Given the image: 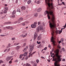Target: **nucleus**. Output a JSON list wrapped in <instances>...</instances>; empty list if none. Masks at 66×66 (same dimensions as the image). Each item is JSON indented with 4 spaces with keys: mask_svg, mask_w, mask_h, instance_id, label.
Segmentation results:
<instances>
[{
    "mask_svg": "<svg viewBox=\"0 0 66 66\" xmlns=\"http://www.w3.org/2000/svg\"><path fill=\"white\" fill-rule=\"evenodd\" d=\"M18 23H20L21 22V21H18Z\"/></svg>",
    "mask_w": 66,
    "mask_h": 66,
    "instance_id": "obj_48",
    "label": "nucleus"
},
{
    "mask_svg": "<svg viewBox=\"0 0 66 66\" xmlns=\"http://www.w3.org/2000/svg\"><path fill=\"white\" fill-rule=\"evenodd\" d=\"M59 34H61L62 32V30H59Z\"/></svg>",
    "mask_w": 66,
    "mask_h": 66,
    "instance_id": "obj_39",
    "label": "nucleus"
},
{
    "mask_svg": "<svg viewBox=\"0 0 66 66\" xmlns=\"http://www.w3.org/2000/svg\"><path fill=\"white\" fill-rule=\"evenodd\" d=\"M37 44H40L41 42H38V41H37Z\"/></svg>",
    "mask_w": 66,
    "mask_h": 66,
    "instance_id": "obj_37",
    "label": "nucleus"
},
{
    "mask_svg": "<svg viewBox=\"0 0 66 66\" xmlns=\"http://www.w3.org/2000/svg\"><path fill=\"white\" fill-rule=\"evenodd\" d=\"M7 13V11L6 10H5L4 11V14H5V13L6 14V13Z\"/></svg>",
    "mask_w": 66,
    "mask_h": 66,
    "instance_id": "obj_36",
    "label": "nucleus"
},
{
    "mask_svg": "<svg viewBox=\"0 0 66 66\" xmlns=\"http://www.w3.org/2000/svg\"><path fill=\"white\" fill-rule=\"evenodd\" d=\"M41 58H42V59H45V58L44 57H43V56H41Z\"/></svg>",
    "mask_w": 66,
    "mask_h": 66,
    "instance_id": "obj_47",
    "label": "nucleus"
},
{
    "mask_svg": "<svg viewBox=\"0 0 66 66\" xmlns=\"http://www.w3.org/2000/svg\"><path fill=\"white\" fill-rule=\"evenodd\" d=\"M40 2L39 1H38L37 2V4H39L40 3Z\"/></svg>",
    "mask_w": 66,
    "mask_h": 66,
    "instance_id": "obj_30",
    "label": "nucleus"
},
{
    "mask_svg": "<svg viewBox=\"0 0 66 66\" xmlns=\"http://www.w3.org/2000/svg\"><path fill=\"white\" fill-rule=\"evenodd\" d=\"M62 50L63 51H65V49L64 48H62Z\"/></svg>",
    "mask_w": 66,
    "mask_h": 66,
    "instance_id": "obj_33",
    "label": "nucleus"
},
{
    "mask_svg": "<svg viewBox=\"0 0 66 66\" xmlns=\"http://www.w3.org/2000/svg\"><path fill=\"white\" fill-rule=\"evenodd\" d=\"M54 38L53 37V36H52L51 37V42H52L53 44V45L54 46H55V41L54 40Z\"/></svg>",
    "mask_w": 66,
    "mask_h": 66,
    "instance_id": "obj_3",
    "label": "nucleus"
},
{
    "mask_svg": "<svg viewBox=\"0 0 66 66\" xmlns=\"http://www.w3.org/2000/svg\"><path fill=\"white\" fill-rule=\"evenodd\" d=\"M20 47H21L20 46H18L16 47V50H18L19 49V48H20Z\"/></svg>",
    "mask_w": 66,
    "mask_h": 66,
    "instance_id": "obj_11",
    "label": "nucleus"
},
{
    "mask_svg": "<svg viewBox=\"0 0 66 66\" xmlns=\"http://www.w3.org/2000/svg\"><path fill=\"white\" fill-rule=\"evenodd\" d=\"M36 31L37 32H39V27H38L36 29Z\"/></svg>",
    "mask_w": 66,
    "mask_h": 66,
    "instance_id": "obj_15",
    "label": "nucleus"
},
{
    "mask_svg": "<svg viewBox=\"0 0 66 66\" xmlns=\"http://www.w3.org/2000/svg\"><path fill=\"white\" fill-rule=\"evenodd\" d=\"M62 61H65V60L64 59H63L62 60Z\"/></svg>",
    "mask_w": 66,
    "mask_h": 66,
    "instance_id": "obj_63",
    "label": "nucleus"
},
{
    "mask_svg": "<svg viewBox=\"0 0 66 66\" xmlns=\"http://www.w3.org/2000/svg\"><path fill=\"white\" fill-rule=\"evenodd\" d=\"M42 16V15H39V18H41V17Z\"/></svg>",
    "mask_w": 66,
    "mask_h": 66,
    "instance_id": "obj_61",
    "label": "nucleus"
},
{
    "mask_svg": "<svg viewBox=\"0 0 66 66\" xmlns=\"http://www.w3.org/2000/svg\"><path fill=\"white\" fill-rule=\"evenodd\" d=\"M4 62H3V61H2V60H0V64H1V63H3Z\"/></svg>",
    "mask_w": 66,
    "mask_h": 66,
    "instance_id": "obj_27",
    "label": "nucleus"
},
{
    "mask_svg": "<svg viewBox=\"0 0 66 66\" xmlns=\"http://www.w3.org/2000/svg\"><path fill=\"white\" fill-rule=\"evenodd\" d=\"M21 9L22 11H23V10H24L26 9V7L24 6H23L21 7Z\"/></svg>",
    "mask_w": 66,
    "mask_h": 66,
    "instance_id": "obj_8",
    "label": "nucleus"
},
{
    "mask_svg": "<svg viewBox=\"0 0 66 66\" xmlns=\"http://www.w3.org/2000/svg\"><path fill=\"white\" fill-rule=\"evenodd\" d=\"M19 44H20V43H15L14 44V45L15 46H17V45H19Z\"/></svg>",
    "mask_w": 66,
    "mask_h": 66,
    "instance_id": "obj_25",
    "label": "nucleus"
},
{
    "mask_svg": "<svg viewBox=\"0 0 66 66\" xmlns=\"http://www.w3.org/2000/svg\"><path fill=\"white\" fill-rule=\"evenodd\" d=\"M12 15L16 14V11L14 10L12 13Z\"/></svg>",
    "mask_w": 66,
    "mask_h": 66,
    "instance_id": "obj_19",
    "label": "nucleus"
},
{
    "mask_svg": "<svg viewBox=\"0 0 66 66\" xmlns=\"http://www.w3.org/2000/svg\"><path fill=\"white\" fill-rule=\"evenodd\" d=\"M22 25L23 26H25V24H24V23H22Z\"/></svg>",
    "mask_w": 66,
    "mask_h": 66,
    "instance_id": "obj_62",
    "label": "nucleus"
},
{
    "mask_svg": "<svg viewBox=\"0 0 66 66\" xmlns=\"http://www.w3.org/2000/svg\"><path fill=\"white\" fill-rule=\"evenodd\" d=\"M17 23V21H15L14 22V24H16V23Z\"/></svg>",
    "mask_w": 66,
    "mask_h": 66,
    "instance_id": "obj_46",
    "label": "nucleus"
},
{
    "mask_svg": "<svg viewBox=\"0 0 66 66\" xmlns=\"http://www.w3.org/2000/svg\"><path fill=\"white\" fill-rule=\"evenodd\" d=\"M42 43H43V44H44V43H45V41H44L43 40L42 41Z\"/></svg>",
    "mask_w": 66,
    "mask_h": 66,
    "instance_id": "obj_51",
    "label": "nucleus"
},
{
    "mask_svg": "<svg viewBox=\"0 0 66 66\" xmlns=\"http://www.w3.org/2000/svg\"><path fill=\"white\" fill-rule=\"evenodd\" d=\"M32 53V52H31L29 53V57H30V56H32L33 54L32 53Z\"/></svg>",
    "mask_w": 66,
    "mask_h": 66,
    "instance_id": "obj_14",
    "label": "nucleus"
},
{
    "mask_svg": "<svg viewBox=\"0 0 66 66\" xmlns=\"http://www.w3.org/2000/svg\"><path fill=\"white\" fill-rule=\"evenodd\" d=\"M7 49H6V50H5L4 51V52H6V51H7Z\"/></svg>",
    "mask_w": 66,
    "mask_h": 66,
    "instance_id": "obj_53",
    "label": "nucleus"
},
{
    "mask_svg": "<svg viewBox=\"0 0 66 66\" xmlns=\"http://www.w3.org/2000/svg\"><path fill=\"white\" fill-rule=\"evenodd\" d=\"M39 29L40 30H41L42 32H44V30L43 29V28L42 26H40Z\"/></svg>",
    "mask_w": 66,
    "mask_h": 66,
    "instance_id": "obj_5",
    "label": "nucleus"
},
{
    "mask_svg": "<svg viewBox=\"0 0 66 66\" xmlns=\"http://www.w3.org/2000/svg\"><path fill=\"white\" fill-rule=\"evenodd\" d=\"M42 39V38L41 37L39 36L38 37V40H40Z\"/></svg>",
    "mask_w": 66,
    "mask_h": 66,
    "instance_id": "obj_17",
    "label": "nucleus"
},
{
    "mask_svg": "<svg viewBox=\"0 0 66 66\" xmlns=\"http://www.w3.org/2000/svg\"><path fill=\"white\" fill-rule=\"evenodd\" d=\"M30 16V15H27L26 16V17H29V16Z\"/></svg>",
    "mask_w": 66,
    "mask_h": 66,
    "instance_id": "obj_64",
    "label": "nucleus"
},
{
    "mask_svg": "<svg viewBox=\"0 0 66 66\" xmlns=\"http://www.w3.org/2000/svg\"><path fill=\"white\" fill-rule=\"evenodd\" d=\"M5 10H6V11H7L9 9H8V8L7 7H5Z\"/></svg>",
    "mask_w": 66,
    "mask_h": 66,
    "instance_id": "obj_43",
    "label": "nucleus"
},
{
    "mask_svg": "<svg viewBox=\"0 0 66 66\" xmlns=\"http://www.w3.org/2000/svg\"><path fill=\"white\" fill-rule=\"evenodd\" d=\"M27 50V49L26 48H24V50H23V51H26Z\"/></svg>",
    "mask_w": 66,
    "mask_h": 66,
    "instance_id": "obj_41",
    "label": "nucleus"
},
{
    "mask_svg": "<svg viewBox=\"0 0 66 66\" xmlns=\"http://www.w3.org/2000/svg\"><path fill=\"white\" fill-rule=\"evenodd\" d=\"M11 22L10 21L7 22H5L4 23V25H5V24H11Z\"/></svg>",
    "mask_w": 66,
    "mask_h": 66,
    "instance_id": "obj_7",
    "label": "nucleus"
},
{
    "mask_svg": "<svg viewBox=\"0 0 66 66\" xmlns=\"http://www.w3.org/2000/svg\"><path fill=\"white\" fill-rule=\"evenodd\" d=\"M36 61L37 63H38V62H39V60L37 59L36 60Z\"/></svg>",
    "mask_w": 66,
    "mask_h": 66,
    "instance_id": "obj_34",
    "label": "nucleus"
},
{
    "mask_svg": "<svg viewBox=\"0 0 66 66\" xmlns=\"http://www.w3.org/2000/svg\"><path fill=\"white\" fill-rule=\"evenodd\" d=\"M18 0H16L15 1L16 3H18Z\"/></svg>",
    "mask_w": 66,
    "mask_h": 66,
    "instance_id": "obj_45",
    "label": "nucleus"
},
{
    "mask_svg": "<svg viewBox=\"0 0 66 66\" xmlns=\"http://www.w3.org/2000/svg\"><path fill=\"white\" fill-rule=\"evenodd\" d=\"M17 12H19V13H20L21 12V11H20V9H18L17 10Z\"/></svg>",
    "mask_w": 66,
    "mask_h": 66,
    "instance_id": "obj_21",
    "label": "nucleus"
},
{
    "mask_svg": "<svg viewBox=\"0 0 66 66\" xmlns=\"http://www.w3.org/2000/svg\"><path fill=\"white\" fill-rule=\"evenodd\" d=\"M45 2L46 3H47L49 7H50L49 8V11H48L47 10L45 11L44 12V14L45 15L47 14V16L48 17V19H50V16H49V14H50L51 16H52L53 17L52 21V23L50 22V21H49L48 22L50 23V26L51 28L52 29L53 28H56V24L55 23V21H54V18L53 16H54V14H53L54 11L52 10H51L50 9V7H52V9L53 8V3H51V4L49 2H50V0H45Z\"/></svg>",
    "mask_w": 66,
    "mask_h": 66,
    "instance_id": "obj_1",
    "label": "nucleus"
},
{
    "mask_svg": "<svg viewBox=\"0 0 66 66\" xmlns=\"http://www.w3.org/2000/svg\"><path fill=\"white\" fill-rule=\"evenodd\" d=\"M62 3L63 4V5H65V3L64 2H62Z\"/></svg>",
    "mask_w": 66,
    "mask_h": 66,
    "instance_id": "obj_59",
    "label": "nucleus"
},
{
    "mask_svg": "<svg viewBox=\"0 0 66 66\" xmlns=\"http://www.w3.org/2000/svg\"><path fill=\"white\" fill-rule=\"evenodd\" d=\"M59 50H57L55 52V56L57 58H55L52 60L53 61H55L54 63L55 66H60V64H59L58 62H60L62 61V58H61V56L59 55Z\"/></svg>",
    "mask_w": 66,
    "mask_h": 66,
    "instance_id": "obj_2",
    "label": "nucleus"
},
{
    "mask_svg": "<svg viewBox=\"0 0 66 66\" xmlns=\"http://www.w3.org/2000/svg\"><path fill=\"white\" fill-rule=\"evenodd\" d=\"M47 47H45L44 49L43 50H47Z\"/></svg>",
    "mask_w": 66,
    "mask_h": 66,
    "instance_id": "obj_44",
    "label": "nucleus"
},
{
    "mask_svg": "<svg viewBox=\"0 0 66 66\" xmlns=\"http://www.w3.org/2000/svg\"><path fill=\"white\" fill-rule=\"evenodd\" d=\"M6 28H7L8 29H9V28H10V26H9V27H6Z\"/></svg>",
    "mask_w": 66,
    "mask_h": 66,
    "instance_id": "obj_42",
    "label": "nucleus"
},
{
    "mask_svg": "<svg viewBox=\"0 0 66 66\" xmlns=\"http://www.w3.org/2000/svg\"><path fill=\"white\" fill-rule=\"evenodd\" d=\"M18 60H15V62H18Z\"/></svg>",
    "mask_w": 66,
    "mask_h": 66,
    "instance_id": "obj_52",
    "label": "nucleus"
},
{
    "mask_svg": "<svg viewBox=\"0 0 66 66\" xmlns=\"http://www.w3.org/2000/svg\"><path fill=\"white\" fill-rule=\"evenodd\" d=\"M37 24V22H35L34 23V24H35V25H36V24Z\"/></svg>",
    "mask_w": 66,
    "mask_h": 66,
    "instance_id": "obj_58",
    "label": "nucleus"
},
{
    "mask_svg": "<svg viewBox=\"0 0 66 66\" xmlns=\"http://www.w3.org/2000/svg\"><path fill=\"white\" fill-rule=\"evenodd\" d=\"M37 11L38 12H40L42 11V9L40 8H38L37 10Z\"/></svg>",
    "mask_w": 66,
    "mask_h": 66,
    "instance_id": "obj_13",
    "label": "nucleus"
},
{
    "mask_svg": "<svg viewBox=\"0 0 66 66\" xmlns=\"http://www.w3.org/2000/svg\"><path fill=\"white\" fill-rule=\"evenodd\" d=\"M26 66H31V64L29 63H27L26 64Z\"/></svg>",
    "mask_w": 66,
    "mask_h": 66,
    "instance_id": "obj_22",
    "label": "nucleus"
},
{
    "mask_svg": "<svg viewBox=\"0 0 66 66\" xmlns=\"http://www.w3.org/2000/svg\"><path fill=\"white\" fill-rule=\"evenodd\" d=\"M15 38H12V40H15Z\"/></svg>",
    "mask_w": 66,
    "mask_h": 66,
    "instance_id": "obj_49",
    "label": "nucleus"
},
{
    "mask_svg": "<svg viewBox=\"0 0 66 66\" xmlns=\"http://www.w3.org/2000/svg\"><path fill=\"white\" fill-rule=\"evenodd\" d=\"M11 54H12V55H13V54H14V52H12L11 53Z\"/></svg>",
    "mask_w": 66,
    "mask_h": 66,
    "instance_id": "obj_54",
    "label": "nucleus"
},
{
    "mask_svg": "<svg viewBox=\"0 0 66 66\" xmlns=\"http://www.w3.org/2000/svg\"><path fill=\"white\" fill-rule=\"evenodd\" d=\"M33 66H37V63H34L33 64Z\"/></svg>",
    "mask_w": 66,
    "mask_h": 66,
    "instance_id": "obj_35",
    "label": "nucleus"
},
{
    "mask_svg": "<svg viewBox=\"0 0 66 66\" xmlns=\"http://www.w3.org/2000/svg\"><path fill=\"white\" fill-rule=\"evenodd\" d=\"M9 63H10V64H11V63H12V61H10L9 62Z\"/></svg>",
    "mask_w": 66,
    "mask_h": 66,
    "instance_id": "obj_57",
    "label": "nucleus"
},
{
    "mask_svg": "<svg viewBox=\"0 0 66 66\" xmlns=\"http://www.w3.org/2000/svg\"><path fill=\"white\" fill-rule=\"evenodd\" d=\"M11 59V57H8L6 58V61H8Z\"/></svg>",
    "mask_w": 66,
    "mask_h": 66,
    "instance_id": "obj_9",
    "label": "nucleus"
},
{
    "mask_svg": "<svg viewBox=\"0 0 66 66\" xmlns=\"http://www.w3.org/2000/svg\"><path fill=\"white\" fill-rule=\"evenodd\" d=\"M19 20H20V21L22 20H23V18L22 17H21L19 19Z\"/></svg>",
    "mask_w": 66,
    "mask_h": 66,
    "instance_id": "obj_28",
    "label": "nucleus"
},
{
    "mask_svg": "<svg viewBox=\"0 0 66 66\" xmlns=\"http://www.w3.org/2000/svg\"><path fill=\"white\" fill-rule=\"evenodd\" d=\"M13 15L12 16V17L13 18H15V15H14V14H13Z\"/></svg>",
    "mask_w": 66,
    "mask_h": 66,
    "instance_id": "obj_38",
    "label": "nucleus"
},
{
    "mask_svg": "<svg viewBox=\"0 0 66 66\" xmlns=\"http://www.w3.org/2000/svg\"><path fill=\"white\" fill-rule=\"evenodd\" d=\"M34 36H36V37H37V36H38V33H36V32L35 33Z\"/></svg>",
    "mask_w": 66,
    "mask_h": 66,
    "instance_id": "obj_16",
    "label": "nucleus"
},
{
    "mask_svg": "<svg viewBox=\"0 0 66 66\" xmlns=\"http://www.w3.org/2000/svg\"><path fill=\"white\" fill-rule=\"evenodd\" d=\"M57 47L58 48H59V49L61 48V46H60L59 45H58Z\"/></svg>",
    "mask_w": 66,
    "mask_h": 66,
    "instance_id": "obj_32",
    "label": "nucleus"
},
{
    "mask_svg": "<svg viewBox=\"0 0 66 66\" xmlns=\"http://www.w3.org/2000/svg\"><path fill=\"white\" fill-rule=\"evenodd\" d=\"M37 16H38V14H37V13H35L34 14V16L35 17H37Z\"/></svg>",
    "mask_w": 66,
    "mask_h": 66,
    "instance_id": "obj_18",
    "label": "nucleus"
},
{
    "mask_svg": "<svg viewBox=\"0 0 66 66\" xmlns=\"http://www.w3.org/2000/svg\"><path fill=\"white\" fill-rule=\"evenodd\" d=\"M64 39H63V38H61V43H63V41H64Z\"/></svg>",
    "mask_w": 66,
    "mask_h": 66,
    "instance_id": "obj_23",
    "label": "nucleus"
},
{
    "mask_svg": "<svg viewBox=\"0 0 66 66\" xmlns=\"http://www.w3.org/2000/svg\"><path fill=\"white\" fill-rule=\"evenodd\" d=\"M0 36H2V37L5 36V35H0Z\"/></svg>",
    "mask_w": 66,
    "mask_h": 66,
    "instance_id": "obj_55",
    "label": "nucleus"
},
{
    "mask_svg": "<svg viewBox=\"0 0 66 66\" xmlns=\"http://www.w3.org/2000/svg\"><path fill=\"white\" fill-rule=\"evenodd\" d=\"M21 37H25L26 36L25 35H21Z\"/></svg>",
    "mask_w": 66,
    "mask_h": 66,
    "instance_id": "obj_26",
    "label": "nucleus"
},
{
    "mask_svg": "<svg viewBox=\"0 0 66 66\" xmlns=\"http://www.w3.org/2000/svg\"><path fill=\"white\" fill-rule=\"evenodd\" d=\"M27 53H28L27 52H25L23 54V56H27Z\"/></svg>",
    "mask_w": 66,
    "mask_h": 66,
    "instance_id": "obj_12",
    "label": "nucleus"
},
{
    "mask_svg": "<svg viewBox=\"0 0 66 66\" xmlns=\"http://www.w3.org/2000/svg\"><path fill=\"white\" fill-rule=\"evenodd\" d=\"M36 26V25L34 24H32L31 26V27L32 28H35Z\"/></svg>",
    "mask_w": 66,
    "mask_h": 66,
    "instance_id": "obj_6",
    "label": "nucleus"
},
{
    "mask_svg": "<svg viewBox=\"0 0 66 66\" xmlns=\"http://www.w3.org/2000/svg\"><path fill=\"white\" fill-rule=\"evenodd\" d=\"M10 46H11V44H9L8 45V47H7V48H9V47H10Z\"/></svg>",
    "mask_w": 66,
    "mask_h": 66,
    "instance_id": "obj_40",
    "label": "nucleus"
},
{
    "mask_svg": "<svg viewBox=\"0 0 66 66\" xmlns=\"http://www.w3.org/2000/svg\"><path fill=\"white\" fill-rule=\"evenodd\" d=\"M38 25H39V24H40V25H41V26H42V22L41 21L38 22Z\"/></svg>",
    "mask_w": 66,
    "mask_h": 66,
    "instance_id": "obj_10",
    "label": "nucleus"
},
{
    "mask_svg": "<svg viewBox=\"0 0 66 66\" xmlns=\"http://www.w3.org/2000/svg\"><path fill=\"white\" fill-rule=\"evenodd\" d=\"M34 46V45H31V46L30 47V49L29 50V52H31L32 51V50H33Z\"/></svg>",
    "mask_w": 66,
    "mask_h": 66,
    "instance_id": "obj_4",
    "label": "nucleus"
},
{
    "mask_svg": "<svg viewBox=\"0 0 66 66\" xmlns=\"http://www.w3.org/2000/svg\"><path fill=\"white\" fill-rule=\"evenodd\" d=\"M55 32L57 34H59V30H56Z\"/></svg>",
    "mask_w": 66,
    "mask_h": 66,
    "instance_id": "obj_24",
    "label": "nucleus"
},
{
    "mask_svg": "<svg viewBox=\"0 0 66 66\" xmlns=\"http://www.w3.org/2000/svg\"><path fill=\"white\" fill-rule=\"evenodd\" d=\"M23 45V46H26V43H24Z\"/></svg>",
    "mask_w": 66,
    "mask_h": 66,
    "instance_id": "obj_50",
    "label": "nucleus"
},
{
    "mask_svg": "<svg viewBox=\"0 0 66 66\" xmlns=\"http://www.w3.org/2000/svg\"><path fill=\"white\" fill-rule=\"evenodd\" d=\"M4 6H7V4H5L4 5Z\"/></svg>",
    "mask_w": 66,
    "mask_h": 66,
    "instance_id": "obj_56",
    "label": "nucleus"
},
{
    "mask_svg": "<svg viewBox=\"0 0 66 66\" xmlns=\"http://www.w3.org/2000/svg\"><path fill=\"white\" fill-rule=\"evenodd\" d=\"M10 30H13V28L12 27H11L10 28Z\"/></svg>",
    "mask_w": 66,
    "mask_h": 66,
    "instance_id": "obj_60",
    "label": "nucleus"
},
{
    "mask_svg": "<svg viewBox=\"0 0 66 66\" xmlns=\"http://www.w3.org/2000/svg\"><path fill=\"white\" fill-rule=\"evenodd\" d=\"M37 37L36 36H34V40H35V39H36V38Z\"/></svg>",
    "mask_w": 66,
    "mask_h": 66,
    "instance_id": "obj_29",
    "label": "nucleus"
},
{
    "mask_svg": "<svg viewBox=\"0 0 66 66\" xmlns=\"http://www.w3.org/2000/svg\"><path fill=\"white\" fill-rule=\"evenodd\" d=\"M31 1L29 0L27 2V3L28 4H29L31 3Z\"/></svg>",
    "mask_w": 66,
    "mask_h": 66,
    "instance_id": "obj_20",
    "label": "nucleus"
},
{
    "mask_svg": "<svg viewBox=\"0 0 66 66\" xmlns=\"http://www.w3.org/2000/svg\"><path fill=\"white\" fill-rule=\"evenodd\" d=\"M10 51V48H9L8 49V50L7 51V52H9Z\"/></svg>",
    "mask_w": 66,
    "mask_h": 66,
    "instance_id": "obj_31",
    "label": "nucleus"
}]
</instances>
